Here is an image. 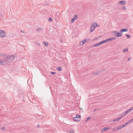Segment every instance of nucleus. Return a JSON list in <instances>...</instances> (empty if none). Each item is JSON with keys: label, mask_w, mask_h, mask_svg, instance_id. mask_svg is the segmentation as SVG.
Instances as JSON below:
<instances>
[{"label": "nucleus", "mask_w": 133, "mask_h": 133, "mask_svg": "<svg viewBox=\"0 0 133 133\" xmlns=\"http://www.w3.org/2000/svg\"><path fill=\"white\" fill-rule=\"evenodd\" d=\"M15 56L14 55H9L3 58L4 65L12 62L14 60Z\"/></svg>", "instance_id": "f257e3e1"}, {"label": "nucleus", "mask_w": 133, "mask_h": 133, "mask_svg": "<svg viewBox=\"0 0 133 133\" xmlns=\"http://www.w3.org/2000/svg\"><path fill=\"white\" fill-rule=\"evenodd\" d=\"M114 33L115 35V36L117 37L122 36L123 35L122 32L119 33L116 31H114Z\"/></svg>", "instance_id": "f03ea898"}, {"label": "nucleus", "mask_w": 133, "mask_h": 133, "mask_svg": "<svg viewBox=\"0 0 133 133\" xmlns=\"http://www.w3.org/2000/svg\"><path fill=\"white\" fill-rule=\"evenodd\" d=\"M133 110V107H131L122 114L123 116L126 115L127 114L130 112L131 110Z\"/></svg>", "instance_id": "7ed1b4c3"}, {"label": "nucleus", "mask_w": 133, "mask_h": 133, "mask_svg": "<svg viewBox=\"0 0 133 133\" xmlns=\"http://www.w3.org/2000/svg\"><path fill=\"white\" fill-rule=\"evenodd\" d=\"M5 33L4 31L0 30V37H3L5 36Z\"/></svg>", "instance_id": "20e7f679"}, {"label": "nucleus", "mask_w": 133, "mask_h": 133, "mask_svg": "<svg viewBox=\"0 0 133 133\" xmlns=\"http://www.w3.org/2000/svg\"><path fill=\"white\" fill-rule=\"evenodd\" d=\"M95 25L94 24H93L92 23L91 26V28L90 29V32H92L95 29Z\"/></svg>", "instance_id": "39448f33"}, {"label": "nucleus", "mask_w": 133, "mask_h": 133, "mask_svg": "<svg viewBox=\"0 0 133 133\" xmlns=\"http://www.w3.org/2000/svg\"><path fill=\"white\" fill-rule=\"evenodd\" d=\"M78 17V16L77 15H76L74 16L71 19V22H74L75 21V19L77 18Z\"/></svg>", "instance_id": "423d86ee"}, {"label": "nucleus", "mask_w": 133, "mask_h": 133, "mask_svg": "<svg viewBox=\"0 0 133 133\" xmlns=\"http://www.w3.org/2000/svg\"><path fill=\"white\" fill-rule=\"evenodd\" d=\"M126 1H119L118 2V3L123 5H124L126 4Z\"/></svg>", "instance_id": "0eeeda50"}, {"label": "nucleus", "mask_w": 133, "mask_h": 133, "mask_svg": "<svg viewBox=\"0 0 133 133\" xmlns=\"http://www.w3.org/2000/svg\"><path fill=\"white\" fill-rule=\"evenodd\" d=\"M116 39V38L115 37H112L111 38H108L106 39V41L107 42H108L110 41H112L114 39Z\"/></svg>", "instance_id": "6e6552de"}, {"label": "nucleus", "mask_w": 133, "mask_h": 133, "mask_svg": "<svg viewBox=\"0 0 133 133\" xmlns=\"http://www.w3.org/2000/svg\"><path fill=\"white\" fill-rule=\"evenodd\" d=\"M74 120L75 121H79L81 120L80 118L78 119V117L77 116H76V117L73 118Z\"/></svg>", "instance_id": "1a4fd4ad"}, {"label": "nucleus", "mask_w": 133, "mask_h": 133, "mask_svg": "<svg viewBox=\"0 0 133 133\" xmlns=\"http://www.w3.org/2000/svg\"><path fill=\"white\" fill-rule=\"evenodd\" d=\"M128 31V29L127 28H123L119 32L122 33L125 31Z\"/></svg>", "instance_id": "9d476101"}, {"label": "nucleus", "mask_w": 133, "mask_h": 133, "mask_svg": "<svg viewBox=\"0 0 133 133\" xmlns=\"http://www.w3.org/2000/svg\"><path fill=\"white\" fill-rule=\"evenodd\" d=\"M110 128L109 127H105L102 128L101 131L102 132H104L105 131H106L107 130L110 129Z\"/></svg>", "instance_id": "9b49d317"}, {"label": "nucleus", "mask_w": 133, "mask_h": 133, "mask_svg": "<svg viewBox=\"0 0 133 133\" xmlns=\"http://www.w3.org/2000/svg\"><path fill=\"white\" fill-rule=\"evenodd\" d=\"M86 39H85L83 40L81 42V43L80 44L81 45H83L86 42Z\"/></svg>", "instance_id": "f8f14e48"}, {"label": "nucleus", "mask_w": 133, "mask_h": 133, "mask_svg": "<svg viewBox=\"0 0 133 133\" xmlns=\"http://www.w3.org/2000/svg\"><path fill=\"white\" fill-rule=\"evenodd\" d=\"M43 29L41 28H39L36 29V30L37 32H39L41 31Z\"/></svg>", "instance_id": "ddd939ff"}, {"label": "nucleus", "mask_w": 133, "mask_h": 133, "mask_svg": "<svg viewBox=\"0 0 133 133\" xmlns=\"http://www.w3.org/2000/svg\"><path fill=\"white\" fill-rule=\"evenodd\" d=\"M102 72V71H99V72H94L93 73V74L94 75H97L98 74H99V73H100Z\"/></svg>", "instance_id": "4468645a"}, {"label": "nucleus", "mask_w": 133, "mask_h": 133, "mask_svg": "<svg viewBox=\"0 0 133 133\" xmlns=\"http://www.w3.org/2000/svg\"><path fill=\"white\" fill-rule=\"evenodd\" d=\"M101 43H100V42H99V43H97L96 44H95V45H94L93 46L94 47H95V46H98L100 45H101Z\"/></svg>", "instance_id": "2eb2a0df"}, {"label": "nucleus", "mask_w": 133, "mask_h": 133, "mask_svg": "<svg viewBox=\"0 0 133 133\" xmlns=\"http://www.w3.org/2000/svg\"><path fill=\"white\" fill-rule=\"evenodd\" d=\"M57 69L59 71H61L62 70V68L61 67H58L57 68Z\"/></svg>", "instance_id": "dca6fc26"}, {"label": "nucleus", "mask_w": 133, "mask_h": 133, "mask_svg": "<svg viewBox=\"0 0 133 133\" xmlns=\"http://www.w3.org/2000/svg\"><path fill=\"white\" fill-rule=\"evenodd\" d=\"M128 124L127 122L124 123V124L122 125V126L123 127V128L124 127H126L127 125Z\"/></svg>", "instance_id": "f3484780"}, {"label": "nucleus", "mask_w": 133, "mask_h": 133, "mask_svg": "<svg viewBox=\"0 0 133 133\" xmlns=\"http://www.w3.org/2000/svg\"><path fill=\"white\" fill-rule=\"evenodd\" d=\"M128 48H125L123 50V52H127L128 51Z\"/></svg>", "instance_id": "a211bd4d"}, {"label": "nucleus", "mask_w": 133, "mask_h": 133, "mask_svg": "<svg viewBox=\"0 0 133 133\" xmlns=\"http://www.w3.org/2000/svg\"><path fill=\"white\" fill-rule=\"evenodd\" d=\"M118 130L117 127H115L114 128L112 129V130L111 131H115V130Z\"/></svg>", "instance_id": "6ab92c4d"}, {"label": "nucleus", "mask_w": 133, "mask_h": 133, "mask_svg": "<svg viewBox=\"0 0 133 133\" xmlns=\"http://www.w3.org/2000/svg\"><path fill=\"white\" fill-rule=\"evenodd\" d=\"M106 42H107V41H106V40H103V41H102L101 42H100V43H101V44H103V43H105Z\"/></svg>", "instance_id": "aec40b11"}, {"label": "nucleus", "mask_w": 133, "mask_h": 133, "mask_svg": "<svg viewBox=\"0 0 133 133\" xmlns=\"http://www.w3.org/2000/svg\"><path fill=\"white\" fill-rule=\"evenodd\" d=\"M123 127L122 126V125H121V126H118L117 127V129L118 130H119V129H120L122 128H123Z\"/></svg>", "instance_id": "412c9836"}, {"label": "nucleus", "mask_w": 133, "mask_h": 133, "mask_svg": "<svg viewBox=\"0 0 133 133\" xmlns=\"http://www.w3.org/2000/svg\"><path fill=\"white\" fill-rule=\"evenodd\" d=\"M0 65H4L3 59L2 60H0Z\"/></svg>", "instance_id": "4be33fe9"}, {"label": "nucleus", "mask_w": 133, "mask_h": 133, "mask_svg": "<svg viewBox=\"0 0 133 133\" xmlns=\"http://www.w3.org/2000/svg\"><path fill=\"white\" fill-rule=\"evenodd\" d=\"M123 116H124L122 114V115L120 117H119V118H117V121H118Z\"/></svg>", "instance_id": "5701e85b"}, {"label": "nucleus", "mask_w": 133, "mask_h": 133, "mask_svg": "<svg viewBox=\"0 0 133 133\" xmlns=\"http://www.w3.org/2000/svg\"><path fill=\"white\" fill-rule=\"evenodd\" d=\"M70 133H74V131L73 129H71L69 130Z\"/></svg>", "instance_id": "b1692460"}, {"label": "nucleus", "mask_w": 133, "mask_h": 133, "mask_svg": "<svg viewBox=\"0 0 133 133\" xmlns=\"http://www.w3.org/2000/svg\"><path fill=\"white\" fill-rule=\"evenodd\" d=\"M43 43H44V44L45 46H47L48 45V42H44Z\"/></svg>", "instance_id": "393cba45"}, {"label": "nucleus", "mask_w": 133, "mask_h": 133, "mask_svg": "<svg viewBox=\"0 0 133 133\" xmlns=\"http://www.w3.org/2000/svg\"><path fill=\"white\" fill-rule=\"evenodd\" d=\"M0 56H3L5 57V56H6V54H3L0 53Z\"/></svg>", "instance_id": "a878e982"}, {"label": "nucleus", "mask_w": 133, "mask_h": 133, "mask_svg": "<svg viewBox=\"0 0 133 133\" xmlns=\"http://www.w3.org/2000/svg\"><path fill=\"white\" fill-rule=\"evenodd\" d=\"M93 24H94V25H95V27H97V26H98V24H97V23H96V22H94V23H93Z\"/></svg>", "instance_id": "bb28decb"}, {"label": "nucleus", "mask_w": 133, "mask_h": 133, "mask_svg": "<svg viewBox=\"0 0 133 133\" xmlns=\"http://www.w3.org/2000/svg\"><path fill=\"white\" fill-rule=\"evenodd\" d=\"M35 43L37 45H40V44L39 43V42L37 41L35 42Z\"/></svg>", "instance_id": "cd10ccee"}, {"label": "nucleus", "mask_w": 133, "mask_h": 133, "mask_svg": "<svg viewBox=\"0 0 133 133\" xmlns=\"http://www.w3.org/2000/svg\"><path fill=\"white\" fill-rule=\"evenodd\" d=\"M50 74H56V73L54 72H50Z\"/></svg>", "instance_id": "c85d7f7f"}, {"label": "nucleus", "mask_w": 133, "mask_h": 133, "mask_svg": "<svg viewBox=\"0 0 133 133\" xmlns=\"http://www.w3.org/2000/svg\"><path fill=\"white\" fill-rule=\"evenodd\" d=\"M76 116H78V118H80V119H81V116L80 115H79L78 114H77L76 115Z\"/></svg>", "instance_id": "c756f323"}, {"label": "nucleus", "mask_w": 133, "mask_h": 133, "mask_svg": "<svg viewBox=\"0 0 133 133\" xmlns=\"http://www.w3.org/2000/svg\"><path fill=\"white\" fill-rule=\"evenodd\" d=\"M1 129L3 130H5L6 129V128L5 127H4L1 128Z\"/></svg>", "instance_id": "7c9ffc66"}, {"label": "nucleus", "mask_w": 133, "mask_h": 133, "mask_svg": "<svg viewBox=\"0 0 133 133\" xmlns=\"http://www.w3.org/2000/svg\"><path fill=\"white\" fill-rule=\"evenodd\" d=\"M52 19L51 18H49V22H51V21H52Z\"/></svg>", "instance_id": "2f4dec72"}, {"label": "nucleus", "mask_w": 133, "mask_h": 133, "mask_svg": "<svg viewBox=\"0 0 133 133\" xmlns=\"http://www.w3.org/2000/svg\"><path fill=\"white\" fill-rule=\"evenodd\" d=\"M126 37L128 38H129L130 37V35H126Z\"/></svg>", "instance_id": "473e14b6"}, {"label": "nucleus", "mask_w": 133, "mask_h": 133, "mask_svg": "<svg viewBox=\"0 0 133 133\" xmlns=\"http://www.w3.org/2000/svg\"><path fill=\"white\" fill-rule=\"evenodd\" d=\"M112 121L115 122L117 121V118L114 119L112 120Z\"/></svg>", "instance_id": "72a5a7b5"}, {"label": "nucleus", "mask_w": 133, "mask_h": 133, "mask_svg": "<svg viewBox=\"0 0 133 133\" xmlns=\"http://www.w3.org/2000/svg\"><path fill=\"white\" fill-rule=\"evenodd\" d=\"M132 121V119H131L129 121L127 122L129 124L130 122H131Z\"/></svg>", "instance_id": "f704fd0d"}, {"label": "nucleus", "mask_w": 133, "mask_h": 133, "mask_svg": "<svg viewBox=\"0 0 133 133\" xmlns=\"http://www.w3.org/2000/svg\"><path fill=\"white\" fill-rule=\"evenodd\" d=\"M90 117H88L87 118V119L85 120V121H87L89 119H90Z\"/></svg>", "instance_id": "c9c22d12"}, {"label": "nucleus", "mask_w": 133, "mask_h": 133, "mask_svg": "<svg viewBox=\"0 0 133 133\" xmlns=\"http://www.w3.org/2000/svg\"><path fill=\"white\" fill-rule=\"evenodd\" d=\"M122 9H123L125 10L126 9V8L125 7L123 6L122 8Z\"/></svg>", "instance_id": "e433bc0d"}, {"label": "nucleus", "mask_w": 133, "mask_h": 133, "mask_svg": "<svg viewBox=\"0 0 133 133\" xmlns=\"http://www.w3.org/2000/svg\"><path fill=\"white\" fill-rule=\"evenodd\" d=\"M131 58L130 57L129 58H128L127 59V60L128 61H129L130 60V59Z\"/></svg>", "instance_id": "4c0bfd02"}, {"label": "nucleus", "mask_w": 133, "mask_h": 133, "mask_svg": "<svg viewBox=\"0 0 133 133\" xmlns=\"http://www.w3.org/2000/svg\"><path fill=\"white\" fill-rule=\"evenodd\" d=\"M20 32H23V33H24V31H23V30H21L20 31Z\"/></svg>", "instance_id": "58836bf2"}, {"label": "nucleus", "mask_w": 133, "mask_h": 133, "mask_svg": "<svg viewBox=\"0 0 133 133\" xmlns=\"http://www.w3.org/2000/svg\"><path fill=\"white\" fill-rule=\"evenodd\" d=\"M97 109H95L94 110V112H95Z\"/></svg>", "instance_id": "ea45409f"}, {"label": "nucleus", "mask_w": 133, "mask_h": 133, "mask_svg": "<svg viewBox=\"0 0 133 133\" xmlns=\"http://www.w3.org/2000/svg\"><path fill=\"white\" fill-rule=\"evenodd\" d=\"M97 99H99V97H97Z\"/></svg>", "instance_id": "a19ab883"}, {"label": "nucleus", "mask_w": 133, "mask_h": 133, "mask_svg": "<svg viewBox=\"0 0 133 133\" xmlns=\"http://www.w3.org/2000/svg\"><path fill=\"white\" fill-rule=\"evenodd\" d=\"M37 126L38 127H39L40 126L39 124H38L37 125Z\"/></svg>", "instance_id": "79ce46f5"}, {"label": "nucleus", "mask_w": 133, "mask_h": 133, "mask_svg": "<svg viewBox=\"0 0 133 133\" xmlns=\"http://www.w3.org/2000/svg\"><path fill=\"white\" fill-rule=\"evenodd\" d=\"M97 38H95V39H97Z\"/></svg>", "instance_id": "37998d69"}, {"label": "nucleus", "mask_w": 133, "mask_h": 133, "mask_svg": "<svg viewBox=\"0 0 133 133\" xmlns=\"http://www.w3.org/2000/svg\"><path fill=\"white\" fill-rule=\"evenodd\" d=\"M132 119V120L133 121V118L132 119Z\"/></svg>", "instance_id": "c03bdc74"}, {"label": "nucleus", "mask_w": 133, "mask_h": 133, "mask_svg": "<svg viewBox=\"0 0 133 133\" xmlns=\"http://www.w3.org/2000/svg\"><path fill=\"white\" fill-rule=\"evenodd\" d=\"M48 3H47V4H46L47 5H48Z\"/></svg>", "instance_id": "a18cd8bd"}, {"label": "nucleus", "mask_w": 133, "mask_h": 133, "mask_svg": "<svg viewBox=\"0 0 133 133\" xmlns=\"http://www.w3.org/2000/svg\"><path fill=\"white\" fill-rule=\"evenodd\" d=\"M48 3H47V4H46L47 5H48Z\"/></svg>", "instance_id": "49530a36"}, {"label": "nucleus", "mask_w": 133, "mask_h": 133, "mask_svg": "<svg viewBox=\"0 0 133 133\" xmlns=\"http://www.w3.org/2000/svg\"><path fill=\"white\" fill-rule=\"evenodd\" d=\"M61 99H63V98H61Z\"/></svg>", "instance_id": "de8ad7c7"}]
</instances>
